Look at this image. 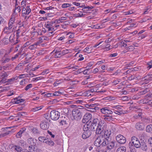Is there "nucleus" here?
I'll list each match as a JSON object with an SVG mask.
<instances>
[{
  "label": "nucleus",
  "instance_id": "nucleus-39",
  "mask_svg": "<svg viewBox=\"0 0 152 152\" xmlns=\"http://www.w3.org/2000/svg\"><path fill=\"white\" fill-rule=\"evenodd\" d=\"M89 90L91 92L92 94H93V95L94 92H97L98 89L96 87H94Z\"/></svg>",
  "mask_w": 152,
  "mask_h": 152
},
{
  "label": "nucleus",
  "instance_id": "nucleus-19",
  "mask_svg": "<svg viewBox=\"0 0 152 152\" xmlns=\"http://www.w3.org/2000/svg\"><path fill=\"white\" fill-rule=\"evenodd\" d=\"M18 76H16L15 77H13L11 78L8 79L7 80V82H8L12 84L13 82L17 80V79H18Z\"/></svg>",
  "mask_w": 152,
  "mask_h": 152
},
{
  "label": "nucleus",
  "instance_id": "nucleus-2",
  "mask_svg": "<svg viewBox=\"0 0 152 152\" xmlns=\"http://www.w3.org/2000/svg\"><path fill=\"white\" fill-rule=\"evenodd\" d=\"M104 131V134L101 133L94 141V144L96 146L99 147L100 146H104L107 145L110 134L109 133L108 131Z\"/></svg>",
  "mask_w": 152,
  "mask_h": 152
},
{
  "label": "nucleus",
  "instance_id": "nucleus-44",
  "mask_svg": "<svg viewBox=\"0 0 152 152\" xmlns=\"http://www.w3.org/2000/svg\"><path fill=\"white\" fill-rule=\"evenodd\" d=\"M142 150L144 151H146L147 149V147L145 144L141 145L140 146Z\"/></svg>",
  "mask_w": 152,
  "mask_h": 152
},
{
  "label": "nucleus",
  "instance_id": "nucleus-3",
  "mask_svg": "<svg viewBox=\"0 0 152 152\" xmlns=\"http://www.w3.org/2000/svg\"><path fill=\"white\" fill-rule=\"evenodd\" d=\"M72 116L71 119L72 120L79 121L80 120L82 117L81 112L79 110L75 109L72 111Z\"/></svg>",
  "mask_w": 152,
  "mask_h": 152
},
{
  "label": "nucleus",
  "instance_id": "nucleus-18",
  "mask_svg": "<svg viewBox=\"0 0 152 152\" xmlns=\"http://www.w3.org/2000/svg\"><path fill=\"white\" fill-rule=\"evenodd\" d=\"M107 148L109 149H111L113 148L115 146L114 142L112 141L107 143Z\"/></svg>",
  "mask_w": 152,
  "mask_h": 152
},
{
  "label": "nucleus",
  "instance_id": "nucleus-50",
  "mask_svg": "<svg viewBox=\"0 0 152 152\" xmlns=\"http://www.w3.org/2000/svg\"><path fill=\"white\" fill-rule=\"evenodd\" d=\"M112 107L113 108L120 109H121V107L120 105H113L112 106Z\"/></svg>",
  "mask_w": 152,
  "mask_h": 152
},
{
  "label": "nucleus",
  "instance_id": "nucleus-42",
  "mask_svg": "<svg viewBox=\"0 0 152 152\" xmlns=\"http://www.w3.org/2000/svg\"><path fill=\"white\" fill-rule=\"evenodd\" d=\"M14 148L18 152H21V151H23L21 150V148L19 146H15L14 147Z\"/></svg>",
  "mask_w": 152,
  "mask_h": 152
},
{
  "label": "nucleus",
  "instance_id": "nucleus-47",
  "mask_svg": "<svg viewBox=\"0 0 152 152\" xmlns=\"http://www.w3.org/2000/svg\"><path fill=\"white\" fill-rule=\"evenodd\" d=\"M61 48H56L50 54L54 53V52H57V50L58 51V52H61Z\"/></svg>",
  "mask_w": 152,
  "mask_h": 152
},
{
  "label": "nucleus",
  "instance_id": "nucleus-4",
  "mask_svg": "<svg viewBox=\"0 0 152 152\" xmlns=\"http://www.w3.org/2000/svg\"><path fill=\"white\" fill-rule=\"evenodd\" d=\"M37 140L32 137L29 138L28 140V142L31 145L29 146L28 149L31 152H33L35 148V146L36 144Z\"/></svg>",
  "mask_w": 152,
  "mask_h": 152
},
{
  "label": "nucleus",
  "instance_id": "nucleus-64",
  "mask_svg": "<svg viewBox=\"0 0 152 152\" xmlns=\"http://www.w3.org/2000/svg\"><path fill=\"white\" fill-rule=\"evenodd\" d=\"M120 79H116L113 81V83L114 85H117L120 82Z\"/></svg>",
  "mask_w": 152,
  "mask_h": 152
},
{
  "label": "nucleus",
  "instance_id": "nucleus-40",
  "mask_svg": "<svg viewBox=\"0 0 152 152\" xmlns=\"http://www.w3.org/2000/svg\"><path fill=\"white\" fill-rule=\"evenodd\" d=\"M75 34L74 33H71L69 32L67 34V36L66 37H69V38H74L75 37Z\"/></svg>",
  "mask_w": 152,
  "mask_h": 152
},
{
  "label": "nucleus",
  "instance_id": "nucleus-22",
  "mask_svg": "<svg viewBox=\"0 0 152 152\" xmlns=\"http://www.w3.org/2000/svg\"><path fill=\"white\" fill-rule=\"evenodd\" d=\"M85 14H83L82 12H80L79 13L74 14L73 15L74 17H85Z\"/></svg>",
  "mask_w": 152,
  "mask_h": 152
},
{
  "label": "nucleus",
  "instance_id": "nucleus-30",
  "mask_svg": "<svg viewBox=\"0 0 152 152\" xmlns=\"http://www.w3.org/2000/svg\"><path fill=\"white\" fill-rule=\"evenodd\" d=\"M146 131L147 132L152 133V125L147 126L146 127Z\"/></svg>",
  "mask_w": 152,
  "mask_h": 152
},
{
  "label": "nucleus",
  "instance_id": "nucleus-9",
  "mask_svg": "<svg viewBox=\"0 0 152 152\" xmlns=\"http://www.w3.org/2000/svg\"><path fill=\"white\" fill-rule=\"evenodd\" d=\"M54 25H55L54 22H48L47 23L45 24V26L48 29V31H54Z\"/></svg>",
  "mask_w": 152,
  "mask_h": 152
},
{
  "label": "nucleus",
  "instance_id": "nucleus-35",
  "mask_svg": "<svg viewBox=\"0 0 152 152\" xmlns=\"http://www.w3.org/2000/svg\"><path fill=\"white\" fill-rule=\"evenodd\" d=\"M55 53V58H58L62 56L61 52H58V51L57 50V52H54Z\"/></svg>",
  "mask_w": 152,
  "mask_h": 152
},
{
  "label": "nucleus",
  "instance_id": "nucleus-24",
  "mask_svg": "<svg viewBox=\"0 0 152 152\" xmlns=\"http://www.w3.org/2000/svg\"><path fill=\"white\" fill-rule=\"evenodd\" d=\"M0 42L2 45H7L9 42V39H2Z\"/></svg>",
  "mask_w": 152,
  "mask_h": 152
},
{
  "label": "nucleus",
  "instance_id": "nucleus-36",
  "mask_svg": "<svg viewBox=\"0 0 152 152\" xmlns=\"http://www.w3.org/2000/svg\"><path fill=\"white\" fill-rule=\"evenodd\" d=\"M149 91L150 90L149 88H146L144 90L140 92V95H143L149 92Z\"/></svg>",
  "mask_w": 152,
  "mask_h": 152
},
{
  "label": "nucleus",
  "instance_id": "nucleus-6",
  "mask_svg": "<svg viewBox=\"0 0 152 152\" xmlns=\"http://www.w3.org/2000/svg\"><path fill=\"white\" fill-rule=\"evenodd\" d=\"M50 115L51 118L53 120H57L60 116L59 113L58 111L55 110L51 111Z\"/></svg>",
  "mask_w": 152,
  "mask_h": 152
},
{
  "label": "nucleus",
  "instance_id": "nucleus-31",
  "mask_svg": "<svg viewBox=\"0 0 152 152\" xmlns=\"http://www.w3.org/2000/svg\"><path fill=\"white\" fill-rule=\"evenodd\" d=\"M43 107L44 106L42 105L39 107H36L33 108L31 110L33 112H36L42 109Z\"/></svg>",
  "mask_w": 152,
  "mask_h": 152
},
{
  "label": "nucleus",
  "instance_id": "nucleus-17",
  "mask_svg": "<svg viewBox=\"0 0 152 152\" xmlns=\"http://www.w3.org/2000/svg\"><path fill=\"white\" fill-rule=\"evenodd\" d=\"M26 130V129L24 128L21 129L16 134V137L17 138L20 137L22 136V134L25 132Z\"/></svg>",
  "mask_w": 152,
  "mask_h": 152
},
{
  "label": "nucleus",
  "instance_id": "nucleus-49",
  "mask_svg": "<svg viewBox=\"0 0 152 152\" xmlns=\"http://www.w3.org/2000/svg\"><path fill=\"white\" fill-rule=\"evenodd\" d=\"M126 50L129 51H132L134 49V48L133 46H130L129 47H127L126 48Z\"/></svg>",
  "mask_w": 152,
  "mask_h": 152
},
{
  "label": "nucleus",
  "instance_id": "nucleus-21",
  "mask_svg": "<svg viewBox=\"0 0 152 152\" xmlns=\"http://www.w3.org/2000/svg\"><path fill=\"white\" fill-rule=\"evenodd\" d=\"M104 116V119L106 121H113L114 119L112 116L110 115H105Z\"/></svg>",
  "mask_w": 152,
  "mask_h": 152
},
{
  "label": "nucleus",
  "instance_id": "nucleus-26",
  "mask_svg": "<svg viewBox=\"0 0 152 152\" xmlns=\"http://www.w3.org/2000/svg\"><path fill=\"white\" fill-rule=\"evenodd\" d=\"M83 93L84 96H89L93 95V94H92L89 90L86 91H84Z\"/></svg>",
  "mask_w": 152,
  "mask_h": 152
},
{
  "label": "nucleus",
  "instance_id": "nucleus-55",
  "mask_svg": "<svg viewBox=\"0 0 152 152\" xmlns=\"http://www.w3.org/2000/svg\"><path fill=\"white\" fill-rule=\"evenodd\" d=\"M44 96L48 97H53V94L51 93H47L44 95Z\"/></svg>",
  "mask_w": 152,
  "mask_h": 152
},
{
  "label": "nucleus",
  "instance_id": "nucleus-1",
  "mask_svg": "<svg viewBox=\"0 0 152 152\" xmlns=\"http://www.w3.org/2000/svg\"><path fill=\"white\" fill-rule=\"evenodd\" d=\"M91 128L94 131L96 130V133L97 134H100L102 132L105 131L107 127V125L104 121L101 119L96 118L93 119L92 122H91Z\"/></svg>",
  "mask_w": 152,
  "mask_h": 152
},
{
  "label": "nucleus",
  "instance_id": "nucleus-12",
  "mask_svg": "<svg viewBox=\"0 0 152 152\" xmlns=\"http://www.w3.org/2000/svg\"><path fill=\"white\" fill-rule=\"evenodd\" d=\"M91 128V122L89 123H87L83 127V129L84 131L87 132H90V131H94V129H92Z\"/></svg>",
  "mask_w": 152,
  "mask_h": 152
},
{
  "label": "nucleus",
  "instance_id": "nucleus-20",
  "mask_svg": "<svg viewBox=\"0 0 152 152\" xmlns=\"http://www.w3.org/2000/svg\"><path fill=\"white\" fill-rule=\"evenodd\" d=\"M142 124L140 123H137L135 125V128L138 130H142L143 129Z\"/></svg>",
  "mask_w": 152,
  "mask_h": 152
},
{
  "label": "nucleus",
  "instance_id": "nucleus-14",
  "mask_svg": "<svg viewBox=\"0 0 152 152\" xmlns=\"http://www.w3.org/2000/svg\"><path fill=\"white\" fill-rule=\"evenodd\" d=\"M88 107L90 109L89 111L92 112H95L98 109V107H96V104H90L88 105Z\"/></svg>",
  "mask_w": 152,
  "mask_h": 152
},
{
  "label": "nucleus",
  "instance_id": "nucleus-60",
  "mask_svg": "<svg viewBox=\"0 0 152 152\" xmlns=\"http://www.w3.org/2000/svg\"><path fill=\"white\" fill-rule=\"evenodd\" d=\"M18 28H19L17 30L18 32H19L20 31H21L24 28L23 26V25L22 26H19Z\"/></svg>",
  "mask_w": 152,
  "mask_h": 152
},
{
  "label": "nucleus",
  "instance_id": "nucleus-46",
  "mask_svg": "<svg viewBox=\"0 0 152 152\" xmlns=\"http://www.w3.org/2000/svg\"><path fill=\"white\" fill-rule=\"evenodd\" d=\"M69 52V51L68 49L63 50L62 51H61V53L62 56L68 53Z\"/></svg>",
  "mask_w": 152,
  "mask_h": 152
},
{
  "label": "nucleus",
  "instance_id": "nucleus-33",
  "mask_svg": "<svg viewBox=\"0 0 152 152\" xmlns=\"http://www.w3.org/2000/svg\"><path fill=\"white\" fill-rule=\"evenodd\" d=\"M46 51L44 50H39L37 53V56H39L41 55H43L46 53Z\"/></svg>",
  "mask_w": 152,
  "mask_h": 152
},
{
  "label": "nucleus",
  "instance_id": "nucleus-52",
  "mask_svg": "<svg viewBox=\"0 0 152 152\" xmlns=\"http://www.w3.org/2000/svg\"><path fill=\"white\" fill-rule=\"evenodd\" d=\"M32 132L34 134H37L39 133L38 130L36 128H34L32 129Z\"/></svg>",
  "mask_w": 152,
  "mask_h": 152
},
{
  "label": "nucleus",
  "instance_id": "nucleus-53",
  "mask_svg": "<svg viewBox=\"0 0 152 152\" xmlns=\"http://www.w3.org/2000/svg\"><path fill=\"white\" fill-rule=\"evenodd\" d=\"M147 64L148 66L147 67V68H148V69H149L152 67V60L148 62L147 63Z\"/></svg>",
  "mask_w": 152,
  "mask_h": 152
},
{
  "label": "nucleus",
  "instance_id": "nucleus-15",
  "mask_svg": "<svg viewBox=\"0 0 152 152\" xmlns=\"http://www.w3.org/2000/svg\"><path fill=\"white\" fill-rule=\"evenodd\" d=\"M40 128L43 130L47 129L49 127V125L48 122L42 121L40 125Z\"/></svg>",
  "mask_w": 152,
  "mask_h": 152
},
{
  "label": "nucleus",
  "instance_id": "nucleus-62",
  "mask_svg": "<svg viewBox=\"0 0 152 152\" xmlns=\"http://www.w3.org/2000/svg\"><path fill=\"white\" fill-rule=\"evenodd\" d=\"M121 43L122 45L124 47H126L127 45V44L125 40H124V41H122L121 42Z\"/></svg>",
  "mask_w": 152,
  "mask_h": 152
},
{
  "label": "nucleus",
  "instance_id": "nucleus-45",
  "mask_svg": "<svg viewBox=\"0 0 152 152\" xmlns=\"http://www.w3.org/2000/svg\"><path fill=\"white\" fill-rule=\"evenodd\" d=\"M28 74H23L20 75L18 77L20 79H22L24 77H28Z\"/></svg>",
  "mask_w": 152,
  "mask_h": 152
},
{
  "label": "nucleus",
  "instance_id": "nucleus-16",
  "mask_svg": "<svg viewBox=\"0 0 152 152\" xmlns=\"http://www.w3.org/2000/svg\"><path fill=\"white\" fill-rule=\"evenodd\" d=\"M42 39H41L39 41L36 42L34 44H33L31 45H30L29 47V48L31 50H34L37 48V45H39V44L41 43L42 41Z\"/></svg>",
  "mask_w": 152,
  "mask_h": 152
},
{
  "label": "nucleus",
  "instance_id": "nucleus-58",
  "mask_svg": "<svg viewBox=\"0 0 152 152\" xmlns=\"http://www.w3.org/2000/svg\"><path fill=\"white\" fill-rule=\"evenodd\" d=\"M47 144L49 145H54V143L50 139H49Z\"/></svg>",
  "mask_w": 152,
  "mask_h": 152
},
{
  "label": "nucleus",
  "instance_id": "nucleus-34",
  "mask_svg": "<svg viewBox=\"0 0 152 152\" xmlns=\"http://www.w3.org/2000/svg\"><path fill=\"white\" fill-rule=\"evenodd\" d=\"M20 6L15 7L14 11V13L16 14L18 13H19L20 12Z\"/></svg>",
  "mask_w": 152,
  "mask_h": 152
},
{
  "label": "nucleus",
  "instance_id": "nucleus-29",
  "mask_svg": "<svg viewBox=\"0 0 152 152\" xmlns=\"http://www.w3.org/2000/svg\"><path fill=\"white\" fill-rule=\"evenodd\" d=\"M64 94V92H61L59 91H55L53 94V96H60L61 95Z\"/></svg>",
  "mask_w": 152,
  "mask_h": 152
},
{
  "label": "nucleus",
  "instance_id": "nucleus-63",
  "mask_svg": "<svg viewBox=\"0 0 152 152\" xmlns=\"http://www.w3.org/2000/svg\"><path fill=\"white\" fill-rule=\"evenodd\" d=\"M45 139V137H40L38 138L39 140L42 142H44V141Z\"/></svg>",
  "mask_w": 152,
  "mask_h": 152
},
{
  "label": "nucleus",
  "instance_id": "nucleus-8",
  "mask_svg": "<svg viewBox=\"0 0 152 152\" xmlns=\"http://www.w3.org/2000/svg\"><path fill=\"white\" fill-rule=\"evenodd\" d=\"M9 73L8 72H5L3 71L0 74V76L2 77V79L0 81V84L5 83L6 81V78L9 75Z\"/></svg>",
  "mask_w": 152,
  "mask_h": 152
},
{
  "label": "nucleus",
  "instance_id": "nucleus-56",
  "mask_svg": "<svg viewBox=\"0 0 152 152\" xmlns=\"http://www.w3.org/2000/svg\"><path fill=\"white\" fill-rule=\"evenodd\" d=\"M67 19V18L66 17H61L59 19L58 21H59V23L60 22H62V20H65Z\"/></svg>",
  "mask_w": 152,
  "mask_h": 152
},
{
  "label": "nucleus",
  "instance_id": "nucleus-51",
  "mask_svg": "<svg viewBox=\"0 0 152 152\" xmlns=\"http://www.w3.org/2000/svg\"><path fill=\"white\" fill-rule=\"evenodd\" d=\"M10 132H11L8 131H7V132L4 133H2L0 135V137H4L5 136L8 134H9Z\"/></svg>",
  "mask_w": 152,
  "mask_h": 152
},
{
  "label": "nucleus",
  "instance_id": "nucleus-48",
  "mask_svg": "<svg viewBox=\"0 0 152 152\" xmlns=\"http://www.w3.org/2000/svg\"><path fill=\"white\" fill-rule=\"evenodd\" d=\"M32 87V84H30L27 85L25 88V89L26 91L28 90L29 89Z\"/></svg>",
  "mask_w": 152,
  "mask_h": 152
},
{
  "label": "nucleus",
  "instance_id": "nucleus-11",
  "mask_svg": "<svg viewBox=\"0 0 152 152\" xmlns=\"http://www.w3.org/2000/svg\"><path fill=\"white\" fill-rule=\"evenodd\" d=\"M101 112L103 114L107 115L111 114L113 112L109 107H104L100 109Z\"/></svg>",
  "mask_w": 152,
  "mask_h": 152
},
{
  "label": "nucleus",
  "instance_id": "nucleus-25",
  "mask_svg": "<svg viewBox=\"0 0 152 152\" xmlns=\"http://www.w3.org/2000/svg\"><path fill=\"white\" fill-rule=\"evenodd\" d=\"M24 101V100L22 99H18L17 98H15L13 99V102L14 104H19L23 102Z\"/></svg>",
  "mask_w": 152,
  "mask_h": 152
},
{
  "label": "nucleus",
  "instance_id": "nucleus-28",
  "mask_svg": "<svg viewBox=\"0 0 152 152\" xmlns=\"http://www.w3.org/2000/svg\"><path fill=\"white\" fill-rule=\"evenodd\" d=\"M18 39H9V42L12 43V44L14 45L18 43Z\"/></svg>",
  "mask_w": 152,
  "mask_h": 152
},
{
  "label": "nucleus",
  "instance_id": "nucleus-43",
  "mask_svg": "<svg viewBox=\"0 0 152 152\" xmlns=\"http://www.w3.org/2000/svg\"><path fill=\"white\" fill-rule=\"evenodd\" d=\"M26 15L29 14L31 11V10L30 8V7L29 6H27L26 7Z\"/></svg>",
  "mask_w": 152,
  "mask_h": 152
},
{
  "label": "nucleus",
  "instance_id": "nucleus-41",
  "mask_svg": "<svg viewBox=\"0 0 152 152\" xmlns=\"http://www.w3.org/2000/svg\"><path fill=\"white\" fill-rule=\"evenodd\" d=\"M71 5H72L71 4H70L69 3H64L62 5L61 7L62 8H66L70 7Z\"/></svg>",
  "mask_w": 152,
  "mask_h": 152
},
{
  "label": "nucleus",
  "instance_id": "nucleus-54",
  "mask_svg": "<svg viewBox=\"0 0 152 152\" xmlns=\"http://www.w3.org/2000/svg\"><path fill=\"white\" fill-rule=\"evenodd\" d=\"M84 91L80 92H77L75 94L76 96H84Z\"/></svg>",
  "mask_w": 152,
  "mask_h": 152
},
{
  "label": "nucleus",
  "instance_id": "nucleus-32",
  "mask_svg": "<svg viewBox=\"0 0 152 152\" xmlns=\"http://www.w3.org/2000/svg\"><path fill=\"white\" fill-rule=\"evenodd\" d=\"M113 112L116 114H118L119 115H122L125 114L123 111L117 110H113Z\"/></svg>",
  "mask_w": 152,
  "mask_h": 152
},
{
  "label": "nucleus",
  "instance_id": "nucleus-59",
  "mask_svg": "<svg viewBox=\"0 0 152 152\" xmlns=\"http://www.w3.org/2000/svg\"><path fill=\"white\" fill-rule=\"evenodd\" d=\"M84 51L87 52L88 53H90L91 52V51L90 50L89 48L86 47L84 50Z\"/></svg>",
  "mask_w": 152,
  "mask_h": 152
},
{
  "label": "nucleus",
  "instance_id": "nucleus-13",
  "mask_svg": "<svg viewBox=\"0 0 152 152\" xmlns=\"http://www.w3.org/2000/svg\"><path fill=\"white\" fill-rule=\"evenodd\" d=\"M92 118V115L91 114L89 113H86L83 116V123H88L90 120Z\"/></svg>",
  "mask_w": 152,
  "mask_h": 152
},
{
  "label": "nucleus",
  "instance_id": "nucleus-7",
  "mask_svg": "<svg viewBox=\"0 0 152 152\" xmlns=\"http://www.w3.org/2000/svg\"><path fill=\"white\" fill-rule=\"evenodd\" d=\"M131 141L134 146L137 148H139L140 147L141 144L138 139L135 136L132 137Z\"/></svg>",
  "mask_w": 152,
  "mask_h": 152
},
{
  "label": "nucleus",
  "instance_id": "nucleus-37",
  "mask_svg": "<svg viewBox=\"0 0 152 152\" xmlns=\"http://www.w3.org/2000/svg\"><path fill=\"white\" fill-rule=\"evenodd\" d=\"M145 80L147 79L149 80H152V74L147 75L144 77Z\"/></svg>",
  "mask_w": 152,
  "mask_h": 152
},
{
  "label": "nucleus",
  "instance_id": "nucleus-10",
  "mask_svg": "<svg viewBox=\"0 0 152 152\" xmlns=\"http://www.w3.org/2000/svg\"><path fill=\"white\" fill-rule=\"evenodd\" d=\"M116 141L119 143L123 144L125 143L126 141V138L121 134H118L116 137Z\"/></svg>",
  "mask_w": 152,
  "mask_h": 152
},
{
  "label": "nucleus",
  "instance_id": "nucleus-38",
  "mask_svg": "<svg viewBox=\"0 0 152 152\" xmlns=\"http://www.w3.org/2000/svg\"><path fill=\"white\" fill-rule=\"evenodd\" d=\"M94 64L93 62H90L87 64V65L86 66V68L88 69H89L90 68H92V66Z\"/></svg>",
  "mask_w": 152,
  "mask_h": 152
},
{
  "label": "nucleus",
  "instance_id": "nucleus-61",
  "mask_svg": "<svg viewBox=\"0 0 152 152\" xmlns=\"http://www.w3.org/2000/svg\"><path fill=\"white\" fill-rule=\"evenodd\" d=\"M61 83V82L59 80H56L53 83V85L54 86H58L59 84Z\"/></svg>",
  "mask_w": 152,
  "mask_h": 152
},
{
  "label": "nucleus",
  "instance_id": "nucleus-27",
  "mask_svg": "<svg viewBox=\"0 0 152 152\" xmlns=\"http://www.w3.org/2000/svg\"><path fill=\"white\" fill-rule=\"evenodd\" d=\"M126 148L124 146H121L118 148L116 152H125Z\"/></svg>",
  "mask_w": 152,
  "mask_h": 152
},
{
  "label": "nucleus",
  "instance_id": "nucleus-5",
  "mask_svg": "<svg viewBox=\"0 0 152 152\" xmlns=\"http://www.w3.org/2000/svg\"><path fill=\"white\" fill-rule=\"evenodd\" d=\"M15 17L14 16H12L11 18L10 19L8 23V27H6L4 28V33L7 32V29H11L12 27L15 26Z\"/></svg>",
  "mask_w": 152,
  "mask_h": 152
},
{
  "label": "nucleus",
  "instance_id": "nucleus-57",
  "mask_svg": "<svg viewBox=\"0 0 152 152\" xmlns=\"http://www.w3.org/2000/svg\"><path fill=\"white\" fill-rule=\"evenodd\" d=\"M69 67H70L69 68H72L73 71L75 69H77L79 68V66H72V65H71L70 66H69Z\"/></svg>",
  "mask_w": 152,
  "mask_h": 152
},
{
  "label": "nucleus",
  "instance_id": "nucleus-23",
  "mask_svg": "<svg viewBox=\"0 0 152 152\" xmlns=\"http://www.w3.org/2000/svg\"><path fill=\"white\" fill-rule=\"evenodd\" d=\"M90 135V132H88L84 131L82 135V137L83 139H86L88 138Z\"/></svg>",
  "mask_w": 152,
  "mask_h": 152
}]
</instances>
